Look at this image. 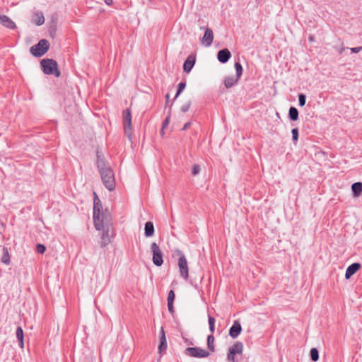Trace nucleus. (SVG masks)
Wrapping results in <instances>:
<instances>
[{
  "label": "nucleus",
  "mask_w": 362,
  "mask_h": 362,
  "mask_svg": "<svg viewBox=\"0 0 362 362\" xmlns=\"http://www.w3.org/2000/svg\"><path fill=\"white\" fill-rule=\"evenodd\" d=\"M243 351V344L240 341H236L232 346L229 348L227 358L229 362H236L235 356L236 354L241 355Z\"/></svg>",
  "instance_id": "nucleus-6"
},
{
  "label": "nucleus",
  "mask_w": 362,
  "mask_h": 362,
  "mask_svg": "<svg viewBox=\"0 0 362 362\" xmlns=\"http://www.w3.org/2000/svg\"><path fill=\"white\" fill-rule=\"evenodd\" d=\"M169 123H170V117H167L163 122V129H165L168 125Z\"/></svg>",
  "instance_id": "nucleus-40"
},
{
  "label": "nucleus",
  "mask_w": 362,
  "mask_h": 362,
  "mask_svg": "<svg viewBox=\"0 0 362 362\" xmlns=\"http://www.w3.org/2000/svg\"><path fill=\"white\" fill-rule=\"evenodd\" d=\"M93 195H94L93 213L102 212V204H101L100 200L98 198V197L95 192L93 193Z\"/></svg>",
  "instance_id": "nucleus-18"
},
{
  "label": "nucleus",
  "mask_w": 362,
  "mask_h": 362,
  "mask_svg": "<svg viewBox=\"0 0 362 362\" xmlns=\"http://www.w3.org/2000/svg\"><path fill=\"white\" fill-rule=\"evenodd\" d=\"M154 234V226L152 222H146L145 224V235L151 237Z\"/></svg>",
  "instance_id": "nucleus-20"
},
{
  "label": "nucleus",
  "mask_w": 362,
  "mask_h": 362,
  "mask_svg": "<svg viewBox=\"0 0 362 362\" xmlns=\"http://www.w3.org/2000/svg\"><path fill=\"white\" fill-rule=\"evenodd\" d=\"M242 331V327L239 322L235 321L233 325L229 330V335L233 338L235 339L240 334Z\"/></svg>",
  "instance_id": "nucleus-12"
},
{
  "label": "nucleus",
  "mask_w": 362,
  "mask_h": 362,
  "mask_svg": "<svg viewBox=\"0 0 362 362\" xmlns=\"http://www.w3.org/2000/svg\"><path fill=\"white\" fill-rule=\"evenodd\" d=\"M16 337L20 342V346L21 348H23L24 343H23V331L21 327H18L16 329Z\"/></svg>",
  "instance_id": "nucleus-22"
},
{
  "label": "nucleus",
  "mask_w": 362,
  "mask_h": 362,
  "mask_svg": "<svg viewBox=\"0 0 362 362\" xmlns=\"http://www.w3.org/2000/svg\"><path fill=\"white\" fill-rule=\"evenodd\" d=\"M231 54L228 49H223L218 52L217 58L221 63H226L230 58Z\"/></svg>",
  "instance_id": "nucleus-13"
},
{
  "label": "nucleus",
  "mask_w": 362,
  "mask_h": 362,
  "mask_svg": "<svg viewBox=\"0 0 362 362\" xmlns=\"http://www.w3.org/2000/svg\"><path fill=\"white\" fill-rule=\"evenodd\" d=\"M94 225L97 230H100L105 229V226H107V217L103 212L93 213Z\"/></svg>",
  "instance_id": "nucleus-7"
},
{
  "label": "nucleus",
  "mask_w": 362,
  "mask_h": 362,
  "mask_svg": "<svg viewBox=\"0 0 362 362\" xmlns=\"http://www.w3.org/2000/svg\"><path fill=\"white\" fill-rule=\"evenodd\" d=\"M37 252L40 254H43L45 252L46 247L45 245L38 244L36 247Z\"/></svg>",
  "instance_id": "nucleus-33"
},
{
  "label": "nucleus",
  "mask_w": 362,
  "mask_h": 362,
  "mask_svg": "<svg viewBox=\"0 0 362 362\" xmlns=\"http://www.w3.org/2000/svg\"><path fill=\"white\" fill-rule=\"evenodd\" d=\"M214 40V33L211 28H207L202 39V43L206 47H209Z\"/></svg>",
  "instance_id": "nucleus-10"
},
{
  "label": "nucleus",
  "mask_w": 362,
  "mask_h": 362,
  "mask_svg": "<svg viewBox=\"0 0 362 362\" xmlns=\"http://www.w3.org/2000/svg\"><path fill=\"white\" fill-rule=\"evenodd\" d=\"M175 293L173 291H170L169 293H168V303H173L174 302V300H175Z\"/></svg>",
  "instance_id": "nucleus-31"
},
{
  "label": "nucleus",
  "mask_w": 362,
  "mask_h": 362,
  "mask_svg": "<svg viewBox=\"0 0 362 362\" xmlns=\"http://www.w3.org/2000/svg\"><path fill=\"white\" fill-rule=\"evenodd\" d=\"M215 322H216V320L213 317H211V316L209 317V329L211 333H213L214 332Z\"/></svg>",
  "instance_id": "nucleus-28"
},
{
  "label": "nucleus",
  "mask_w": 362,
  "mask_h": 362,
  "mask_svg": "<svg viewBox=\"0 0 362 362\" xmlns=\"http://www.w3.org/2000/svg\"><path fill=\"white\" fill-rule=\"evenodd\" d=\"M123 128L126 136L129 139L132 136V113L129 109H126L123 111Z\"/></svg>",
  "instance_id": "nucleus-3"
},
{
  "label": "nucleus",
  "mask_w": 362,
  "mask_h": 362,
  "mask_svg": "<svg viewBox=\"0 0 362 362\" xmlns=\"http://www.w3.org/2000/svg\"><path fill=\"white\" fill-rule=\"evenodd\" d=\"M235 69L236 71L235 77H238V78H240L242 75V73H243V67H242L241 64L239 62H236L235 64Z\"/></svg>",
  "instance_id": "nucleus-26"
},
{
  "label": "nucleus",
  "mask_w": 362,
  "mask_h": 362,
  "mask_svg": "<svg viewBox=\"0 0 362 362\" xmlns=\"http://www.w3.org/2000/svg\"><path fill=\"white\" fill-rule=\"evenodd\" d=\"M191 125L190 122L186 123L184 127H182V130H186L187 128H189Z\"/></svg>",
  "instance_id": "nucleus-41"
},
{
  "label": "nucleus",
  "mask_w": 362,
  "mask_h": 362,
  "mask_svg": "<svg viewBox=\"0 0 362 362\" xmlns=\"http://www.w3.org/2000/svg\"><path fill=\"white\" fill-rule=\"evenodd\" d=\"M239 78L235 76H228L225 78L224 84L226 88H230L234 86L238 81Z\"/></svg>",
  "instance_id": "nucleus-19"
},
{
  "label": "nucleus",
  "mask_w": 362,
  "mask_h": 362,
  "mask_svg": "<svg viewBox=\"0 0 362 362\" xmlns=\"http://www.w3.org/2000/svg\"><path fill=\"white\" fill-rule=\"evenodd\" d=\"M32 21L37 25H42L45 23V17L41 11H35L32 15Z\"/></svg>",
  "instance_id": "nucleus-16"
},
{
  "label": "nucleus",
  "mask_w": 362,
  "mask_h": 362,
  "mask_svg": "<svg viewBox=\"0 0 362 362\" xmlns=\"http://www.w3.org/2000/svg\"><path fill=\"white\" fill-rule=\"evenodd\" d=\"M98 165L104 185L110 191L113 190L115 187V181L112 170L102 161H98Z\"/></svg>",
  "instance_id": "nucleus-1"
},
{
  "label": "nucleus",
  "mask_w": 362,
  "mask_h": 362,
  "mask_svg": "<svg viewBox=\"0 0 362 362\" xmlns=\"http://www.w3.org/2000/svg\"><path fill=\"white\" fill-rule=\"evenodd\" d=\"M43 72L45 74H54L55 76H60V71L58 69V64L56 61L52 59H42L40 63Z\"/></svg>",
  "instance_id": "nucleus-2"
},
{
  "label": "nucleus",
  "mask_w": 362,
  "mask_h": 362,
  "mask_svg": "<svg viewBox=\"0 0 362 362\" xmlns=\"http://www.w3.org/2000/svg\"><path fill=\"white\" fill-rule=\"evenodd\" d=\"M351 189L355 197H358L362 192V183L359 182L354 183L351 186Z\"/></svg>",
  "instance_id": "nucleus-21"
},
{
  "label": "nucleus",
  "mask_w": 362,
  "mask_h": 362,
  "mask_svg": "<svg viewBox=\"0 0 362 362\" xmlns=\"http://www.w3.org/2000/svg\"><path fill=\"white\" fill-rule=\"evenodd\" d=\"M109 227L107 226V231L105 233H103V236H102V240H103V242H102V244L103 245H106L107 244H108L110 241V238L109 237Z\"/></svg>",
  "instance_id": "nucleus-25"
},
{
  "label": "nucleus",
  "mask_w": 362,
  "mask_h": 362,
  "mask_svg": "<svg viewBox=\"0 0 362 362\" xmlns=\"http://www.w3.org/2000/svg\"><path fill=\"white\" fill-rule=\"evenodd\" d=\"M289 117L293 121H296V120L298 119V110H297V109L296 107H291L289 109Z\"/></svg>",
  "instance_id": "nucleus-24"
},
{
  "label": "nucleus",
  "mask_w": 362,
  "mask_h": 362,
  "mask_svg": "<svg viewBox=\"0 0 362 362\" xmlns=\"http://www.w3.org/2000/svg\"><path fill=\"white\" fill-rule=\"evenodd\" d=\"M214 341H215L214 337L211 334L209 335L207 338V346L211 351H215Z\"/></svg>",
  "instance_id": "nucleus-23"
},
{
  "label": "nucleus",
  "mask_w": 362,
  "mask_h": 362,
  "mask_svg": "<svg viewBox=\"0 0 362 362\" xmlns=\"http://www.w3.org/2000/svg\"><path fill=\"white\" fill-rule=\"evenodd\" d=\"M160 342H167L165 332H164V329L163 327H161V329H160Z\"/></svg>",
  "instance_id": "nucleus-36"
},
{
  "label": "nucleus",
  "mask_w": 362,
  "mask_h": 362,
  "mask_svg": "<svg viewBox=\"0 0 362 362\" xmlns=\"http://www.w3.org/2000/svg\"><path fill=\"white\" fill-rule=\"evenodd\" d=\"M185 354L194 358H206L209 356V352L205 349L199 347H189L185 349Z\"/></svg>",
  "instance_id": "nucleus-9"
},
{
  "label": "nucleus",
  "mask_w": 362,
  "mask_h": 362,
  "mask_svg": "<svg viewBox=\"0 0 362 362\" xmlns=\"http://www.w3.org/2000/svg\"><path fill=\"white\" fill-rule=\"evenodd\" d=\"M361 268L359 263H354L348 267L345 273V278L349 279L352 275L357 272Z\"/></svg>",
  "instance_id": "nucleus-15"
},
{
  "label": "nucleus",
  "mask_w": 362,
  "mask_h": 362,
  "mask_svg": "<svg viewBox=\"0 0 362 362\" xmlns=\"http://www.w3.org/2000/svg\"><path fill=\"white\" fill-rule=\"evenodd\" d=\"M164 129L162 128L161 131H160V134L161 136L163 137L164 136Z\"/></svg>",
  "instance_id": "nucleus-42"
},
{
  "label": "nucleus",
  "mask_w": 362,
  "mask_h": 362,
  "mask_svg": "<svg viewBox=\"0 0 362 362\" xmlns=\"http://www.w3.org/2000/svg\"><path fill=\"white\" fill-rule=\"evenodd\" d=\"M292 136H293V141H296L298 139V129L295 128V129H293L292 131Z\"/></svg>",
  "instance_id": "nucleus-34"
},
{
  "label": "nucleus",
  "mask_w": 362,
  "mask_h": 362,
  "mask_svg": "<svg viewBox=\"0 0 362 362\" xmlns=\"http://www.w3.org/2000/svg\"><path fill=\"white\" fill-rule=\"evenodd\" d=\"M310 357L313 361H317L319 358L318 351L316 348H313L310 350Z\"/></svg>",
  "instance_id": "nucleus-27"
},
{
  "label": "nucleus",
  "mask_w": 362,
  "mask_h": 362,
  "mask_svg": "<svg viewBox=\"0 0 362 362\" xmlns=\"http://www.w3.org/2000/svg\"><path fill=\"white\" fill-rule=\"evenodd\" d=\"M165 97H166V99H167V100H168L169 99V94H167V95H165Z\"/></svg>",
  "instance_id": "nucleus-44"
},
{
  "label": "nucleus",
  "mask_w": 362,
  "mask_h": 362,
  "mask_svg": "<svg viewBox=\"0 0 362 362\" xmlns=\"http://www.w3.org/2000/svg\"><path fill=\"white\" fill-rule=\"evenodd\" d=\"M151 250L153 253L152 261L153 264L158 267H160L163 264V253L159 246L156 243H153L151 245Z\"/></svg>",
  "instance_id": "nucleus-5"
},
{
  "label": "nucleus",
  "mask_w": 362,
  "mask_h": 362,
  "mask_svg": "<svg viewBox=\"0 0 362 362\" xmlns=\"http://www.w3.org/2000/svg\"><path fill=\"white\" fill-rule=\"evenodd\" d=\"M105 2L107 4H110V2H112V0H106Z\"/></svg>",
  "instance_id": "nucleus-43"
},
{
  "label": "nucleus",
  "mask_w": 362,
  "mask_h": 362,
  "mask_svg": "<svg viewBox=\"0 0 362 362\" xmlns=\"http://www.w3.org/2000/svg\"><path fill=\"white\" fill-rule=\"evenodd\" d=\"M362 49V47H353L351 48L350 50L353 53H358Z\"/></svg>",
  "instance_id": "nucleus-38"
},
{
  "label": "nucleus",
  "mask_w": 362,
  "mask_h": 362,
  "mask_svg": "<svg viewBox=\"0 0 362 362\" xmlns=\"http://www.w3.org/2000/svg\"><path fill=\"white\" fill-rule=\"evenodd\" d=\"M167 348V342H160L158 346V350L161 352L163 349Z\"/></svg>",
  "instance_id": "nucleus-37"
},
{
  "label": "nucleus",
  "mask_w": 362,
  "mask_h": 362,
  "mask_svg": "<svg viewBox=\"0 0 362 362\" xmlns=\"http://www.w3.org/2000/svg\"><path fill=\"white\" fill-rule=\"evenodd\" d=\"M200 172V167L199 165H194L193 167H192V175H197Z\"/></svg>",
  "instance_id": "nucleus-35"
},
{
  "label": "nucleus",
  "mask_w": 362,
  "mask_h": 362,
  "mask_svg": "<svg viewBox=\"0 0 362 362\" xmlns=\"http://www.w3.org/2000/svg\"><path fill=\"white\" fill-rule=\"evenodd\" d=\"M2 256L1 257V262L6 265H9L11 263L10 254L8 248L3 247L2 249Z\"/></svg>",
  "instance_id": "nucleus-17"
},
{
  "label": "nucleus",
  "mask_w": 362,
  "mask_h": 362,
  "mask_svg": "<svg viewBox=\"0 0 362 362\" xmlns=\"http://www.w3.org/2000/svg\"><path fill=\"white\" fill-rule=\"evenodd\" d=\"M195 64V57L193 55H189L187 59L185 60L183 65V70L186 73H189L192 70V67Z\"/></svg>",
  "instance_id": "nucleus-14"
},
{
  "label": "nucleus",
  "mask_w": 362,
  "mask_h": 362,
  "mask_svg": "<svg viewBox=\"0 0 362 362\" xmlns=\"http://www.w3.org/2000/svg\"><path fill=\"white\" fill-rule=\"evenodd\" d=\"M185 86H186V84H185V83H183V82H181L178 84V89H177V91L175 97V99L180 95V94L182 93V91L185 89Z\"/></svg>",
  "instance_id": "nucleus-29"
},
{
  "label": "nucleus",
  "mask_w": 362,
  "mask_h": 362,
  "mask_svg": "<svg viewBox=\"0 0 362 362\" xmlns=\"http://www.w3.org/2000/svg\"><path fill=\"white\" fill-rule=\"evenodd\" d=\"M168 308L170 313H174V307L173 303H168Z\"/></svg>",
  "instance_id": "nucleus-39"
},
{
  "label": "nucleus",
  "mask_w": 362,
  "mask_h": 362,
  "mask_svg": "<svg viewBox=\"0 0 362 362\" xmlns=\"http://www.w3.org/2000/svg\"><path fill=\"white\" fill-rule=\"evenodd\" d=\"M0 23L9 29H15L16 28V23L6 15H0Z\"/></svg>",
  "instance_id": "nucleus-11"
},
{
  "label": "nucleus",
  "mask_w": 362,
  "mask_h": 362,
  "mask_svg": "<svg viewBox=\"0 0 362 362\" xmlns=\"http://www.w3.org/2000/svg\"><path fill=\"white\" fill-rule=\"evenodd\" d=\"M178 267L180 276L183 279H187L189 277L188 262L185 256L182 253H180V257L178 259Z\"/></svg>",
  "instance_id": "nucleus-8"
},
{
  "label": "nucleus",
  "mask_w": 362,
  "mask_h": 362,
  "mask_svg": "<svg viewBox=\"0 0 362 362\" xmlns=\"http://www.w3.org/2000/svg\"><path fill=\"white\" fill-rule=\"evenodd\" d=\"M49 44L47 40H40L39 42L30 47V52L35 57H41L49 49Z\"/></svg>",
  "instance_id": "nucleus-4"
},
{
  "label": "nucleus",
  "mask_w": 362,
  "mask_h": 362,
  "mask_svg": "<svg viewBox=\"0 0 362 362\" xmlns=\"http://www.w3.org/2000/svg\"><path fill=\"white\" fill-rule=\"evenodd\" d=\"M298 101H299V105L303 107L305 105V95L303 94H300L298 95Z\"/></svg>",
  "instance_id": "nucleus-32"
},
{
  "label": "nucleus",
  "mask_w": 362,
  "mask_h": 362,
  "mask_svg": "<svg viewBox=\"0 0 362 362\" xmlns=\"http://www.w3.org/2000/svg\"><path fill=\"white\" fill-rule=\"evenodd\" d=\"M190 105H191L190 101H187L183 105H182V106L180 107V110L182 112H186L189 110Z\"/></svg>",
  "instance_id": "nucleus-30"
}]
</instances>
